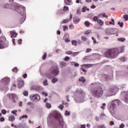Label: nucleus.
I'll return each instance as SVG.
<instances>
[{
  "instance_id": "nucleus-1",
  "label": "nucleus",
  "mask_w": 128,
  "mask_h": 128,
  "mask_svg": "<svg viewBox=\"0 0 128 128\" xmlns=\"http://www.w3.org/2000/svg\"><path fill=\"white\" fill-rule=\"evenodd\" d=\"M55 115V117L57 120H58V123H52V126L54 128H64V119L62 115L57 114L56 112H54L52 115Z\"/></svg>"
},
{
  "instance_id": "nucleus-2",
  "label": "nucleus",
  "mask_w": 128,
  "mask_h": 128,
  "mask_svg": "<svg viewBox=\"0 0 128 128\" xmlns=\"http://www.w3.org/2000/svg\"><path fill=\"white\" fill-rule=\"evenodd\" d=\"M86 94L82 90H76L74 93V100L78 104H80L84 102Z\"/></svg>"
},
{
  "instance_id": "nucleus-3",
  "label": "nucleus",
  "mask_w": 128,
  "mask_h": 128,
  "mask_svg": "<svg viewBox=\"0 0 128 128\" xmlns=\"http://www.w3.org/2000/svg\"><path fill=\"white\" fill-rule=\"evenodd\" d=\"M91 86H94V87L92 88L91 89V92L94 98H100V96H102V94H104V90H102V88L100 86L95 87L94 84L92 83Z\"/></svg>"
},
{
  "instance_id": "nucleus-4",
  "label": "nucleus",
  "mask_w": 128,
  "mask_h": 128,
  "mask_svg": "<svg viewBox=\"0 0 128 128\" xmlns=\"http://www.w3.org/2000/svg\"><path fill=\"white\" fill-rule=\"evenodd\" d=\"M120 54V51L118 49H110L105 53V56L108 58H116Z\"/></svg>"
},
{
  "instance_id": "nucleus-5",
  "label": "nucleus",
  "mask_w": 128,
  "mask_h": 128,
  "mask_svg": "<svg viewBox=\"0 0 128 128\" xmlns=\"http://www.w3.org/2000/svg\"><path fill=\"white\" fill-rule=\"evenodd\" d=\"M118 92V87L116 85H112L106 90V96H112V94H116Z\"/></svg>"
},
{
  "instance_id": "nucleus-6",
  "label": "nucleus",
  "mask_w": 128,
  "mask_h": 128,
  "mask_svg": "<svg viewBox=\"0 0 128 128\" xmlns=\"http://www.w3.org/2000/svg\"><path fill=\"white\" fill-rule=\"evenodd\" d=\"M50 73H47L45 74V76L46 78H54V76H56L58 74V68H52L50 69Z\"/></svg>"
},
{
  "instance_id": "nucleus-7",
  "label": "nucleus",
  "mask_w": 128,
  "mask_h": 128,
  "mask_svg": "<svg viewBox=\"0 0 128 128\" xmlns=\"http://www.w3.org/2000/svg\"><path fill=\"white\" fill-rule=\"evenodd\" d=\"M6 38L4 36L0 37V48H6L8 46V42H6Z\"/></svg>"
},
{
  "instance_id": "nucleus-8",
  "label": "nucleus",
  "mask_w": 128,
  "mask_h": 128,
  "mask_svg": "<svg viewBox=\"0 0 128 128\" xmlns=\"http://www.w3.org/2000/svg\"><path fill=\"white\" fill-rule=\"evenodd\" d=\"M118 32V30L114 28H108L106 30V33L108 34V36H110L111 34H116Z\"/></svg>"
},
{
  "instance_id": "nucleus-9",
  "label": "nucleus",
  "mask_w": 128,
  "mask_h": 128,
  "mask_svg": "<svg viewBox=\"0 0 128 128\" xmlns=\"http://www.w3.org/2000/svg\"><path fill=\"white\" fill-rule=\"evenodd\" d=\"M8 96L10 100L13 102H16L18 100V96L14 94H8Z\"/></svg>"
},
{
  "instance_id": "nucleus-10",
  "label": "nucleus",
  "mask_w": 128,
  "mask_h": 128,
  "mask_svg": "<svg viewBox=\"0 0 128 128\" xmlns=\"http://www.w3.org/2000/svg\"><path fill=\"white\" fill-rule=\"evenodd\" d=\"M30 100L32 102H38V100H40V95L36 94L33 96H30Z\"/></svg>"
},
{
  "instance_id": "nucleus-11",
  "label": "nucleus",
  "mask_w": 128,
  "mask_h": 128,
  "mask_svg": "<svg viewBox=\"0 0 128 128\" xmlns=\"http://www.w3.org/2000/svg\"><path fill=\"white\" fill-rule=\"evenodd\" d=\"M122 102H120V101L118 100H116L112 102L111 106H114V108H116V106H118Z\"/></svg>"
},
{
  "instance_id": "nucleus-12",
  "label": "nucleus",
  "mask_w": 128,
  "mask_h": 128,
  "mask_svg": "<svg viewBox=\"0 0 128 128\" xmlns=\"http://www.w3.org/2000/svg\"><path fill=\"white\" fill-rule=\"evenodd\" d=\"M12 5L8 4L3 5L4 8H10L11 10H16V8H12Z\"/></svg>"
},
{
  "instance_id": "nucleus-13",
  "label": "nucleus",
  "mask_w": 128,
  "mask_h": 128,
  "mask_svg": "<svg viewBox=\"0 0 128 128\" xmlns=\"http://www.w3.org/2000/svg\"><path fill=\"white\" fill-rule=\"evenodd\" d=\"M72 20V14H70V19H65L64 20L61 24H68V22H70V21Z\"/></svg>"
},
{
  "instance_id": "nucleus-14",
  "label": "nucleus",
  "mask_w": 128,
  "mask_h": 128,
  "mask_svg": "<svg viewBox=\"0 0 128 128\" xmlns=\"http://www.w3.org/2000/svg\"><path fill=\"white\" fill-rule=\"evenodd\" d=\"M115 108L116 107H114V106L110 105V112L112 114H114V112H116Z\"/></svg>"
},
{
  "instance_id": "nucleus-15",
  "label": "nucleus",
  "mask_w": 128,
  "mask_h": 128,
  "mask_svg": "<svg viewBox=\"0 0 128 128\" xmlns=\"http://www.w3.org/2000/svg\"><path fill=\"white\" fill-rule=\"evenodd\" d=\"M11 126H12V127L15 128H25L24 126V125L20 124V125H18V126H16L14 124H11Z\"/></svg>"
},
{
  "instance_id": "nucleus-16",
  "label": "nucleus",
  "mask_w": 128,
  "mask_h": 128,
  "mask_svg": "<svg viewBox=\"0 0 128 128\" xmlns=\"http://www.w3.org/2000/svg\"><path fill=\"white\" fill-rule=\"evenodd\" d=\"M24 86V81L22 80H20L18 82V88H20Z\"/></svg>"
},
{
  "instance_id": "nucleus-17",
  "label": "nucleus",
  "mask_w": 128,
  "mask_h": 128,
  "mask_svg": "<svg viewBox=\"0 0 128 128\" xmlns=\"http://www.w3.org/2000/svg\"><path fill=\"white\" fill-rule=\"evenodd\" d=\"M80 18H78L74 17V24H76L78 22H80Z\"/></svg>"
},
{
  "instance_id": "nucleus-18",
  "label": "nucleus",
  "mask_w": 128,
  "mask_h": 128,
  "mask_svg": "<svg viewBox=\"0 0 128 128\" xmlns=\"http://www.w3.org/2000/svg\"><path fill=\"white\" fill-rule=\"evenodd\" d=\"M16 36H18V33L14 32V31L11 32L12 38H16Z\"/></svg>"
},
{
  "instance_id": "nucleus-19",
  "label": "nucleus",
  "mask_w": 128,
  "mask_h": 128,
  "mask_svg": "<svg viewBox=\"0 0 128 128\" xmlns=\"http://www.w3.org/2000/svg\"><path fill=\"white\" fill-rule=\"evenodd\" d=\"M64 3L66 6H70L72 4V0H64Z\"/></svg>"
},
{
  "instance_id": "nucleus-20",
  "label": "nucleus",
  "mask_w": 128,
  "mask_h": 128,
  "mask_svg": "<svg viewBox=\"0 0 128 128\" xmlns=\"http://www.w3.org/2000/svg\"><path fill=\"white\" fill-rule=\"evenodd\" d=\"M128 58L124 56H122L120 58V62H126Z\"/></svg>"
},
{
  "instance_id": "nucleus-21",
  "label": "nucleus",
  "mask_w": 128,
  "mask_h": 128,
  "mask_svg": "<svg viewBox=\"0 0 128 128\" xmlns=\"http://www.w3.org/2000/svg\"><path fill=\"white\" fill-rule=\"evenodd\" d=\"M125 96H124V98H125V102H126V104H128V92H125Z\"/></svg>"
},
{
  "instance_id": "nucleus-22",
  "label": "nucleus",
  "mask_w": 128,
  "mask_h": 128,
  "mask_svg": "<svg viewBox=\"0 0 128 128\" xmlns=\"http://www.w3.org/2000/svg\"><path fill=\"white\" fill-rule=\"evenodd\" d=\"M79 82L84 84V82H86V78H84V77L82 76L80 78H79Z\"/></svg>"
},
{
  "instance_id": "nucleus-23",
  "label": "nucleus",
  "mask_w": 128,
  "mask_h": 128,
  "mask_svg": "<svg viewBox=\"0 0 128 128\" xmlns=\"http://www.w3.org/2000/svg\"><path fill=\"white\" fill-rule=\"evenodd\" d=\"M82 66H87V68H92L93 66H94V64H84L82 65Z\"/></svg>"
},
{
  "instance_id": "nucleus-24",
  "label": "nucleus",
  "mask_w": 128,
  "mask_h": 128,
  "mask_svg": "<svg viewBox=\"0 0 128 128\" xmlns=\"http://www.w3.org/2000/svg\"><path fill=\"white\" fill-rule=\"evenodd\" d=\"M72 46H78V42H76V40H72Z\"/></svg>"
},
{
  "instance_id": "nucleus-25",
  "label": "nucleus",
  "mask_w": 128,
  "mask_h": 128,
  "mask_svg": "<svg viewBox=\"0 0 128 128\" xmlns=\"http://www.w3.org/2000/svg\"><path fill=\"white\" fill-rule=\"evenodd\" d=\"M58 80V79L57 78H52L51 82L52 84H56Z\"/></svg>"
},
{
  "instance_id": "nucleus-26",
  "label": "nucleus",
  "mask_w": 128,
  "mask_h": 128,
  "mask_svg": "<svg viewBox=\"0 0 128 128\" xmlns=\"http://www.w3.org/2000/svg\"><path fill=\"white\" fill-rule=\"evenodd\" d=\"M118 42H126V38H118Z\"/></svg>"
},
{
  "instance_id": "nucleus-27",
  "label": "nucleus",
  "mask_w": 128,
  "mask_h": 128,
  "mask_svg": "<svg viewBox=\"0 0 128 128\" xmlns=\"http://www.w3.org/2000/svg\"><path fill=\"white\" fill-rule=\"evenodd\" d=\"M98 24H99L100 26H102L104 24V22L100 19H98L97 21Z\"/></svg>"
},
{
  "instance_id": "nucleus-28",
  "label": "nucleus",
  "mask_w": 128,
  "mask_h": 128,
  "mask_svg": "<svg viewBox=\"0 0 128 128\" xmlns=\"http://www.w3.org/2000/svg\"><path fill=\"white\" fill-rule=\"evenodd\" d=\"M16 118L14 116H10L8 118V120L10 122H14Z\"/></svg>"
},
{
  "instance_id": "nucleus-29",
  "label": "nucleus",
  "mask_w": 128,
  "mask_h": 128,
  "mask_svg": "<svg viewBox=\"0 0 128 128\" xmlns=\"http://www.w3.org/2000/svg\"><path fill=\"white\" fill-rule=\"evenodd\" d=\"M62 28H63L64 32H66V30H68V27L67 26L64 25L62 26Z\"/></svg>"
},
{
  "instance_id": "nucleus-30",
  "label": "nucleus",
  "mask_w": 128,
  "mask_h": 128,
  "mask_svg": "<svg viewBox=\"0 0 128 128\" xmlns=\"http://www.w3.org/2000/svg\"><path fill=\"white\" fill-rule=\"evenodd\" d=\"M81 40H82V42H86V40H88V38H86V37H84V36H82L81 37Z\"/></svg>"
},
{
  "instance_id": "nucleus-31",
  "label": "nucleus",
  "mask_w": 128,
  "mask_h": 128,
  "mask_svg": "<svg viewBox=\"0 0 128 128\" xmlns=\"http://www.w3.org/2000/svg\"><path fill=\"white\" fill-rule=\"evenodd\" d=\"M70 60V58L69 56H66L64 58V60L65 62H68Z\"/></svg>"
},
{
  "instance_id": "nucleus-32",
  "label": "nucleus",
  "mask_w": 128,
  "mask_h": 128,
  "mask_svg": "<svg viewBox=\"0 0 128 128\" xmlns=\"http://www.w3.org/2000/svg\"><path fill=\"white\" fill-rule=\"evenodd\" d=\"M44 86H48V82L47 80H44L43 82Z\"/></svg>"
},
{
  "instance_id": "nucleus-33",
  "label": "nucleus",
  "mask_w": 128,
  "mask_h": 128,
  "mask_svg": "<svg viewBox=\"0 0 128 128\" xmlns=\"http://www.w3.org/2000/svg\"><path fill=\"white\" fill-rule=\"evenodd\" d=\"M66 62H60V66H61L62 68H64V66H66Z\"/></svg>"
},
{
  "instance_id": "nucleus-34",
  "label": "nucleus",
  "mask_w": 128,
  "mask_h": 128,
  "mask_svg": "<svg viewBox=\"0 0 128 128\" xmlns=\"http://www.w3.org/2000/svg\"><path fill=\"white\" fill-rule=\"evenodd\" d=\"M118 24L120 26V28H122L124 26V22H118Z\"/></svg>"
},
{
  "instance_id": "nucleus-35",
  "label": "nucleus",
  "mask_w": 128,
  "mask_h": 128,
  "mask_svg": "<svg viewBox=\"0 0 128 128\" xmlns=\"http://www.w3.org/2000/svg\"><path fill=\"white\" fill-rule=\"evenodd\" d=\"M28 115L25 114L22 116L21 117H20V120H22V118H28Z\"/></svg>"
},
{
  "instance_id": "nucleus-36",
  "label": "nucleus",
  "mask_w": 128,
  "mask_h": 128,
  "mask_svg": "<svg viewBox=\"0 0 128 128\" xmlns=\"http://www.w3.org/2000/svg\"><path fill=\"white\" fill-rule=\"evenodd\" d=\"M111 20L112 22H109L110 24H112V26H114V20L112 18Z\"/></svg>"
},
{
  "instance_id": "nucleus-37",
  "label": "nucleus",
  "mask_w": 128,
  "mask_h": 128,
  "mask_svg": "<svg viewBox=\"0 0 128 128\" xmlns=\"http://www.w3.org/2000/svg\"><path fill=\"white\" fill-rule=\"evenodd\" d=\"M46 108H52V104L50 103H46Z\"/></svg>"
},
{
  "instance_id": "nucleus-38",
  "label": "nucleus",
  "mask_w": 128,
  "mask_h": 128,
  "mask_svg": "<svg viewBox=\"0 0 128 128\" xmlns=\"http://www.w3.org/2000/svg\"><path fill=\"white\" fill-rule=\"evenodd\" d=\"M93 20L94 22H98V18L96 16H94L93 17Z\"/></svg>"
},
{
  "instance_id": "nucleus-39",
  "label": "nucleus",
  "mask_w": 128,
  "mask_h": 128,
  "mask_svg": "<svg viewBox=\"0 0 128 128\" xmlns=\"http://www.w3.org/2000/svg\"><path fill=\"white\" fill-rule=\"evenodd\" d=\"M90 22H88V21H86L85 22L84 24L86 26L87 28H88V26H90Z\"/></svg>"
},
{
  "instance_id": "nucleus-40",
  "label": "nucleus",
  "mask_w": 128,
  "mask_h": 128,
  "mask_svg": "<svg viewBox=\"0 0 128 128\" xmlns=\"http://www.w3.org/2000/svg\"><path fill=\"white\" fill-rule=\"evenodd\" d=\"M106 103H103L102 104V106H100V108H102V110H104L105 108H106Z\"/></svg>"
},
{
  "instance_id": "nucleus-41",
  "label": "nucleus",
  "mask_w": 128,
  "mask_h": 128,
  "mask_svg": "<svg viewBox=\"0 0 128 128\" xmlns=\"http://www.w3.org/2000/svg\"><path fill=\"white\" fill-rule=\"evenodd\" d=\"M65 42H70V40L68 38H64Z\"/></svg>"
},
{
  "instance_id": "nucleus-42",
  "label": "nucleus",
  "mask_w": 128,
  "mask_h": 128,
  "mask_svg": "<svg viewBox=\"0 0 128 128\" xmlns=\"http://www.w3.org/2000/svg\"><path fill=\"white\" fill-rule=\"evenodd\" d=\"M72 54L73 56H76L78 54V52H72Z\"/></svg>"
},
{
  "instance_id": "nucleus-43",
  "label": "nucleus",
  "mask_w": 128,
  "mask_h": 128,
  "mask_svg": "<svg viewBox=\"0 0 128 128\" xmlns=\"http://www.w3.org/2000/svg\"><path fill=\"white\" fill-rule=\"evenodd\" d=\"M23 94L24 96H28V92H26V91H24L23 92Z\"/></svg>"
},
{
  "instance_id": "nucleus-44",
  "label": "nucleus",
  "mask_w": 128,
  "mask_h": 128,
  "mask_svg": "<svg viewBox=\"0 0 128 128\" xmlns=\"http://www.w3.org/2000/svg\"><path fill=\"white\" fill-rule=\"evenodd\" d=\"M86 6H84L82 8V12H86Z\"/></svg>"
},
{
  "instance_id": "nucleus-45",
  "label": "nucleus",
  "mask_w": 128,
  "mask_h": 128,
  "mask_svg": "<svg viewBox=\"0 0 128 128\" xmlns=\"http://www.w3.org/2000/svg\"><path fill=\"white\" fill-rule=\"evenodd\" d=\"M12 114H14L15 116H16V112H18V110H14L12 111Z\"/></svg>"
},
{
  "instance_id": "nucleus-46",
  "label": "nucleus",
  "mask_w": 128,
  "mask_h": 128,
  "mask_svg": "<svg viewBox=\"0 0 128 128\" xmlns=\"http://www.w3.org/2000/svg\"><path fill=\"white\" fill-rule=\"evenodd\" d=\"M124 18L125 20H126V21L128 20V14L124 15Z\"/></svg>"
},
{
  "instance_id": "nucleus-47",
  "label": "nucleus",
  "mask_w": 128,
  "mask_h": 128,
  "mask_svg": "<svg viewBox=\"0 0 128 128\" xmlns=\"http://www.w3.org/2000/svg\"><path fill=\"white\" fill-rule=\"evenodd\" d=\"M70 38V34H66L64 36V38Z\"/></svg>"
},
{
  "instance_id": "nucleus-48",
  "label": "nucleus",
  "mask_w": 128,
  "mask_h": 128,
  "mask_svg": "<svg viewBox=\"0 0 128 128\" xmlns=\"http://www.w3.org/2000/svg\"><path fill=\"white\" fill-rule=\"evenodd\" d=\"M63 10H64V11L68 10V7L66 6H64Z\"/></svg>"
},
{
  "instance_id": "nucleus-49",
  "label": "nucleus",
  "mask_w": 128,
  "mask_h": 128,
  "mask_svg": "<svg viewBox=\"0 0 128 128\" xmlns=\"http://www.w3.org/2000/svg\"><path fill=\"white\" fill-rule=\"evenodd\" d=\"M66 54H72V50L67 51L66 52Z\"/></svg>"
},
{
  "instance_id": "nucleus-50",
  "label": "nucleus",
  "mask_w": 128,
  "mask_h": 128,
  "mask_svg": "<svg viewBox=\"0 0 128 128\" xmlns=\"http://www.w3.org/2000/svg\"><path fill=\"white\" fill-rule=\"evenodd\" d=\"M58 108H60V110H62L64 109V106L62 104H60L59 106H58Z\"/></svg>"
},
{
  "instance_id": "nucleus-51",
  "label": "nucleus",
  "mask_w": 128,
  "mask_h": 128,
  "mask_svg": "<svg viewBox=\"0 0 128 128\" xmlns=\"http://www.w3.org/2000/svg\"><path fill=\"white\" fill-rule=\"evenodd\" d=\"M69 28H70V30H74V26L72 24H70L69 26Z\"/></svg>"
},
{
  "instance_id": "nucleus-52",
  "label": "nucleus",
  "mask_w": 128,
  "mask_h": 128,
  "mask_svg": "<svg viewBox=\"0 0 128 128\" xmlns=\"http://www.w3.org/2000/svg\"><path fill=\"white\" fill-rule=\"evenodd\" d=\"M2 114H6V110H2Z\"/></svg>"
},
{
  "instance_id": "nucleus-53",
  "label": "nucleus",
  "mask_w": 128,
  "mask_h": 128,
  "mask_svg": "<svg viewBox=\"0 0 128 128\" xmlns=\"http://www.w3.org/2000/svg\"><path fill=\"white\" fill-rule=\"evenodd\" d=\"M109 124L110 126H114V121H110L109 123Z\"/></svg>"
},
{
  "instance_id": "nucleus-54",
  "label": "nucleus",
  "mask_w": 128,
  "mask_h": 128,
  "mask_svg": "<svg viewBox=\"0 0 128 128\" xmlns=\"http://www.w3.org/2000/svg\"><path fill=\"white\" fill-rule=\"evenodd\" d=\"M70 112L68 110L66 111V116H70Z\"/></svg>"
},
{
  "instance_id": "nucleus-55",
  "label": "nucleus",
  "mask_w": 128,
  "mask_h": 128,
  "mask_svg": "<svg viewBox=\"0 0 128 128\" xmlns=\"http://www.w3.org/2000/svg\"><path fill=\"white\" fill-rule=\"evenodd\" d=\"M46 53H44V55L42 56V60H46Z\"/></svg>"
},
{
  "instance_id": "nucleus-56",
  "label": "nucleus",
  "mask_w": 128,
  "mask_h": 128,
  "mask_svg": "<svg viewBox=\"0 0 128 128\" xmlns=\"http://www.w3.org/2000/svg\"><path fill=\"white\" fill-rule=\"evenodd\" d=\"M102 17L103 18H108V16H106V13H103L102 14Z\"/></svg>"
},
{
  "instance_id": "nucleus-57",
  "label": "nucleus",
  "mask_w": 128,
  "mask_h": 128,
  "mask_svg": "<svg viewBox=\"0 0 128 128\" xmlns=\"http://www.w3.org/2000/svg\"><path fill=\"white\" fill-rule=\"evenodd\" d=\"M92 52V48H87L86 50V52Z\"/></svg>"
},
{
  "instance_id": "nucleus-58",
  "label": "nucleus",
  "mask_w": 128,
  "mask_h": 128,
  "mask_svg": "<svg viewBox=\"0 0 128 128\" xmlns=\"http://www.w3.org/2000/svg\"><path fill=\"white\" fill-rule=\"evenodd\" d=\"M42 94H43V96H48V93L46 92H42Z\"/></svg>"
},
{
  "instance_id": "nucleus-59",
  "label": "nucleus",
  "mask_w": 128,
  "mask_h": 128,
  "mask_svg": "<svg viewBox=\"0 0 128 128\" xmlns=\"http://www.w3.org/2000/svg\"><path fill=\"white\" fill-rule=\"evenodd\" d=\"M124 128V124H122L119 127V128Z\"/></svg>"
},
{
  "instance_id": "nucleus-60",
  "label": "nucleus",
  "mask_w": 128,
  "mask_h": 128,
  "mask_svg": "<svg viewBox=\"0 0 128 128\" xmlns=\"http://www.w3.org/2000/svg\"><path fill=\"white\" fill-rule=\"evenodd\" d=\"M12 70V72H18V68H13V69Z\"/></svg>"
},
{
  "instance_id": "nucleus-61",
  "label": "nucleus",
  "mask_w": 128,
  "mask_h": 128,
  "mask_svg": "<svg viewBox=\"0 0 128 128\" xmlns=\"http://www.w3.org/2000/svg\"><path fill=\"white\" fill-rule=\"evenodd\" d=\"M0 122H4V117H1L0 118Z\"/></svg>"
},
{
  "instance_id": "nucleus-62",
  "label": "nucleus",
  "mask_w": 128,
  "mask_h": 128,
  "mask_svg": "<svg viewBox=\"0 0 128 128\" xmlns=\"http://www.w3.org/2000/svg\"><path fill=\"white\" fill-rule=\"evenodd\" d=\"M120 88H126V84H120Z\"/></svg>"
},
{
  "instance_id": "nucleus-63",
  "label": "nucleus",
  "mask_w": 128,
  "mask_h": 128,
  "mask_svg": "<svg viewBox=\"0 0 128 128\" xmlns=\"http://www.w3.org/2000/svg\"><path fill=\"white\" fill-rule=\"evenodd\" d=\"M80 128H86V124H82Z\"/></svg>"
},
{
  "instance_id": "nucleus-64",
  "label": "nucleus",
  "mask_w": 128,
  "mask_h": 128,
  "mask_svg": "<svg viewBox=\"0 0 128 128\" xmlns=\"http://www.w3.org/2000/svg\"><path fill=\"white\" fill-rule=\"evenodd\" d=\"M98 128H106L103 125L98 126Z\"/></svg>"
}]
</instances>
